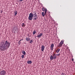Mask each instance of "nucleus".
I'll return each mask as SVG.
<instances>
[{"instance_id":"f257e3e1","label":"nucleus","mask_w":75,"mask_h":75,"mask_svg":"<svg viewBox=\"0 0 75 75\" xmlns=\"http://www.w3.org/2000/svg\"><path fill=\"white\" fill-rule=\"evenodd\" d=\"M0 45V49L4 51L6 50V49H7L10 47V43L7 40L5 41V42L3 41L1 42Z\"/></svg>"},{"instance_id":"f03ea898","label":"nucleus","mask_w":75,"mask_h":75,"mask_svg":"<svg viewBox=\"0 0 75 75\" xmlns=\"http://www.w3.org/2000/svg\"><path fill=\"white\" fill-rule=\"evenodd\" d=\"M57 56L55 54L53 53V55H52L50 57V59L51 60H53V59H56Z\"/></svg>"},{"instance_id":"7ed1b4c3","label":"nucleus","mask_w":75,"mask_h":75,"mask_svg":"<svg viewBox=\"0 0 75 75\" xmlns=\"http://www.w3.org/2000/svg\"><path fill=\"white\" fill-rule=\"evenodd\" d=\"M33 14L32 13H30L29 14V16L28 18V19L29 20H32L33 19Z\"/></svg>"},{"instance_id":"20e7f679","label":"nucleus","mask_w":75,"mask_h":75,"mask_svg":"<svg viewBox=\"0 0 75 75\" xmlns=\"http://www.w3.org/2000/svg\"><path fill=\"white\" fill-rule=\"evenodd\" d=\"M63 42L64 41H63V40H62L58 45V47H59V48H60V47H61L62 46V44H63Z\"/></svg>"},{"instance_id":"39448f33","label":"nucleus","mask_w":75,"mask_h":75,"mask_svg":"<svg viewBox=\"0 0 75 75\" xmlns=\"http://www.w3.org/2000/svg\"><path fill=\"white\" fill-rule=\"evenodd\" d=\"M6 71L3 70L1 71L0 74L1 75H4L6 74Z\"/></svg>"},{"instance_id":"423d86ee","label":"nucleus","mask_w":75,"mask_h":75,"mask_svg":"<svg viewBox=\"0 0 75 75\" xmlns=\"http://www.w3.org/2000/svg\"><path fill=\"white\" fill-rule=\"evenodd\" d=\"M33 13H34L33 14V16H34V17H37V13L35 12H34Z\"/></svg>"},{"instance_id":"0eeeda50","label":"nucleus","mask_w":75,"mask_h":75,"mask_svg":"<svg viewBox=\"0 0 75 75\" xmlns=\"http://www.w3.org/2000/svg\"><path fill=\"white\" fill-rule=\"evenodd\" d=\"M43 35V34L42 33H40L39 35H37V37H38V38H40L42 35Z\"/></svg>"},{"instance_id":"6e6552de","label":"nucleus","mask_w":75,"mask_h":75,"mask_svg":"<svg viewBox=\"0 0 75 75\" xmlns=\"http://www.w3.org/2000/svg\"><path fill=\"white\" fill-rule=\"evenodd\" d=\"M25 38H26V41H30V38L26 37Z\"/></svg>"},{"instance_id":"1a4fd4ad","label":"nucleus","mask_w":75,"mask_h":75,"mask_svg":"<svg viewBox=\"0 0 75 75\" xmlns=\"http://www.w3.org/2000/svg\"><path fill=\"white\" fill-rule=\"evenodd\" d=\"M44 48H45V47H44V46L42 45V46L41 47V51H44Z\"/></svg>"},{"instance_id":"9d476101","label":"nucleus","mask_w":75,"mask_h":75,"mask_svg":"<svg viewBox=\"0 0 75 75\" xmlns=\"http://www.w3.org/2000/svg\"><path fill=\"white\" fill-rule=\"evenodd\" d=\"M27 63L28 64H31V63H32V61H28L27 62Z\"/></svg>"},{"instance_id":"9b49d317","label":"nucleus","mask_w":75,"mask_h":75,"mask_svg":"<svg viewBox=\"0 0 75 75\" xmlns=\"http://www.w3.org/2000/svg\"><path fill=\"white\" fill-rule=\"evenodd\" d=\"M25 26V24L24 23H22L21 24V26L22 27H24Z\"/></svg>"},{"instance_id":"f8f14e48","label":"nucleus","mask_w":75,"mask_h":75,"mask_svg":"<svg viewBox=\"0 0 75 75\" xmlns=\"http://www.w3.org/2000/svg\"><path fill=\"white\" fill-rule=\"evenodd\" d=\"M22 54H24V55H25V54H26V53H25V51H22Z\"/></svg>"},{"instance_id":"ddd939ff","label":"nucleus","mask_w":75,"mask_h":75,"mask_svg":"<svg viewBox=\"0 0 75 75\" xmlns=\"http://www.w3.org/2000/svg\"><path fill=\"white\" fill-rule=\"evenodd\" d=\"M54 44H52L51 45L50 47H51V48H53V47H54Z\"/></svg>"},{"instance_id":"4468645a","label":"nucleus","mask_w":75,"mask_h":75,"mask_svg":"<svg viewBox=\"0 0 75 75\" xmlns=\"http://www.w3.org/2000/svg\"><path fill=\"white\" fill-rule=\"evenodd\" d=\"M60 51V49H58L56 51V52L57 53H58L59 51Z\"/></svg>"},{"instance_id":"2eb2a0df","label":"nucleus","mask_w":75,"mask_h":75,"mask_svg":"<svg viewBox=\"0 0 75 75\" xmlns=\"http://www.w3.org/2000/svg\"><path fill=\"white\" fill-rule=\"evenodd\" d=\"M14 13H15V16H16V15H17V11H14Z\"/></svg>"},{"instance_id":"dca6fc26","label":"nucleus","mask_w":75,"mask_h":75,"mask_svg":"<svg viewBox=\"0 0 75 75\" xmlns=\"http://www.w3.org/2000/svg\"><path fill=\"white\" fill-rule=\"evenodd\" d=\"M35 33H36V31H35V30L33 31V35H35Z\"/></svg>"},{"instance_id":"f3484780","label":"nucleus","mask_w":75,"mask_h":75,"mask_svg":"<svg viewBox=\"0 0 75 75\" xmlns=\"http://www.w3.org/2000/svg\"><path fill=\"white\" fill-rule=\"evenodd\" d=\"M45 14H47V8H45Z\"/></svg>"},{"instance_id":"a211bd4d","label":"nucleus","mask_w":75,"mask_h":75,"mask_svg":"<svg viewBox=\"0 0 75 75\" xmlns=\"http://www.w3.org/2000/svg\"><path fill=\"white\" fill-rule=\"evenodd\" d=\"M42 11H45V9L44 8V7H43L42 8Z\"/></svg>"},{"instance_id":"6ab92c4d","label":"nucleus","mask_w":75,"mask_h":75,"mask_svg":"<svg viewBox=\"0 0 75 75\" xmlns=\"http://www.w3.org/2000/svg\"><path fill=\"white\" fill-rule=\"evenodd\" d=\"M42 16H45V13L44 12H42Z\"/></svg>"},{"instance_id":"aec40b11","label":"nucleus","mask_w":75,"mask_h":75,"mask_svg":"<svg viewBox=\"0 0 75 75\" xmlns=\"http://www.w3.org/2000/svg\"><path fill=\"white\" fill-rule=\"evenodd\" d=\"M34 18H33V20L34 21H35L36 20H37V17H34Z\"/></svg>"},{"instance_id":"412c9836","label":"nucleus","mask_w":75,"mask_h":75,"mask_svg":"<svg viewBox=\"0 0 75 75\" xmlns=\"http://www.w3.org/2000/svg\"><path fill=\"white\" fill-rule=\"evenodd\" d=\"M33 40H30V44H31V43H32V42H33Z\"/></svg>"},{"instance_id":"4be33fe9","label":"nucleus","mask_w":75,"mask_h":75,"mask_svg":"<svg viewBox=\"0 0 75 75\" xmlns=\"http://www.w3.org/2000/svg\"><path fill=\"white\" fill-rule=\"evenodd\" d=\"M60 55V53H59V54H57V56H58Z\"/></svg>"},{"instance_id":"5701e85b","label":"nucleus","mask_w":75,"mask_h":75,"mask_svg":"<svg viewBox=\"0 0 75 75\" xmlns=\"http://www.w3.org/2000/svg\"><path fill=\"white\" fill-rule=\"evenodd\" d=\"M24 55L23 54L22 55V58H24Z\"/></svg>"},{"instance_id":"b1692460","label":"nucleus","mask_w":75,"mask_h":75,"mask_svg":"<svg viewBox=\"0 0 75 75\" xmlns=\"http://www.w3.org/2000/svg\"><path fill=\"white\" fill-rule=\"evenodd\" d=\"M61 75H65V73H62Z\"/></svg>"},{"instance_id":"393cba45","label":"nucleus","mask_w":75,"mask_h":75,"mask_svg":"<svg viewBox=\"0 0 75 75\" xmlns=\"http://www.w3.org/2000/svg\"><path fill=\"white\" fill-rule=\"evenodd\" d=\"M19 1H23V0H19Z\"/></svg>"},{"instance_id":"a878e982","label":"nucleus","mask_w":75,"mask_h":75,"mask_svg":"<svg viewBox=\"0 0 75 75\" xmlns=\"http://www.w3.org/2000/svg\"><path fill=\"white\" fill-rule=\"evenodd\" d=\"M71 61H74V59L72 58L71 59Z\"/></svg>"},{"instance_id":"bb28decb","label":"nucleus","mask_w":75,"mask_h":75,"mask_svg":"<svg viewBox=\"0 0 75 75\" xmlns=\"http://www.w3.org/2000/svg\"><path fill=\"white\" fill-rule=\"evenodd\" d=\"M53 50V48H51V50H52V51Z\"/></svg>"},{"instance_id":"cd10ccee","label":"nucleus","mask_w":75,"mask_h":75,"mask_svg":"<svg viewBox=\"0 0 75 75\" xmlns=\"http://www.w3.org/2000/svg\"><path fill=\"white\" fill-rule=\"evenodd\" d=\"M15 28H17L16 27H15L14 28V30L15 29Z\"/></svg>"},{"instance_id":"c85d7f7f","label":"nucleus","mask_w":75,"mask_h":75,"mask_svg":"<svg viewBox=\"0 0 75 75\" xmlns=\"http://www.w3.org/2000/svg\"><path fill=\"white\" fill-rule=\"evenodd\" d=\"M21 41V40H19V42H20V41Z\"/></svg>"},{"instance_id":"c756f323","label":"nucleus","mask_w":75,"mask_h":75,"mask_svg":"<svg viewBox=\"0 0 75 75\" xmlns=\"http://www.w3.org/2000/svg\"><path fill=\"white\" fill-rule=\"evenodd\" d=\"M22 40H23V39L21 40V41H22Z\"/></svg>"},{"instance_id":"7c9ffc66","label":"nucleus","mask_w":75,"mask_h":75,"mask_svg":"<svg viewBox=\"0 0 75 75\" xmlns=\"http://www.w3.org/2000/svg\"><path fill=\"white\" fill-rule=\"evenodd\" d=\"M15 30H16V29H15Z\"/></svg>"}]
</instances>
